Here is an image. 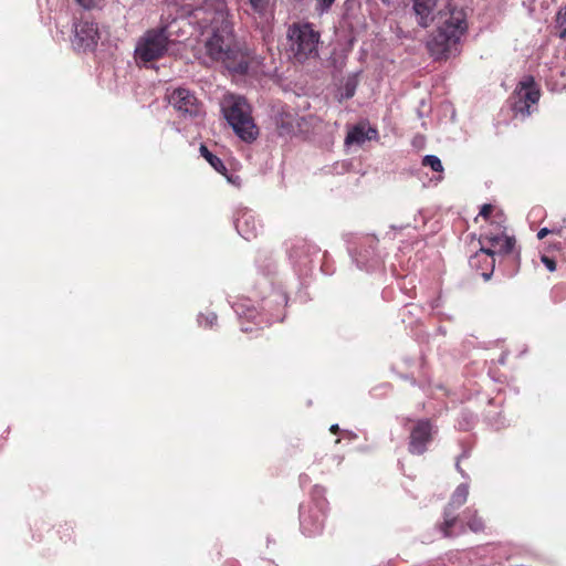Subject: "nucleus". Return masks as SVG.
I'll list each match as a JSON object with an SVG mask.
<instances>
[{"mask_svg": "<svg viewBox=\"0 0 566 566\" xmlns=\"http://www.w3.org/2000/svg\"><path fill=\"white\" fill-rule=\"evenodd\" d=\"M191 23L207 29L206 54L212 61L228 62L234 56L233 27L224 0H205L190 12Z\"/></svg>", "mask_w": 566, "mask_h": 566, "instance_id": "nucleus-1", "label": "nucleus"}, {"mask_svg": "<svg viewBox=\"0 0 566 566\" xmlns=\"http://www.w3.org/2000/svg\"><path fill=\"white\" fill-rule=\"evenodd\" d=\"M468 30L464 11L440 15L436 30L426 42L430 56L436 61L448 60L460 52V42Z\"/></svg>", "mask_w": 566, "mask_h": 566, "instance_id": "nucleus-2", "label": "nucleus"}, {"mask_svg": "<svg viewBox=\"0 0 566 566\" xmlns=\"http://www.w3.org/2000/svg\"><path fill=\"white\" fill-rule=\"evenodd\" d=\"M499 221H496L495 231H486L481 233L480 243L481 249L471 256L470 265L472 268H480V261L483 260L485 262V272L482 273V277L488 281L490 280L494 266H495V255L499 256H517V253L514 251L515 239L513 237H509L504 233V227L502 226V216H496Z\"/></svg>", "mask_w": 566, "mask_h": 566, "instance_id": "nucleus-3", "label": "nucleus"}, {"mask_svg": "<svg viewBox=\"0 0 566 566\" xmlns=\"http://www.w3.org/2000/svg\"><path fill=\"white\" fill-rule=\"evenodd\" d=\"M180 30L179 21L174 19L165 22L161 19L160 25L147 30L137 41L135 46V60L138 65L148 66L154 61L164 57L170 44L175 43L174 35Z\"/></svg>", "mask_w": 566, "mask_h": 566, "instance_id": "nucleus-4", "label": "nucleus"}, {"mask_svg": "<svg viewBox=\"0 0 566 566\" xmlns=\"http://www.w3.org/2000/svg\"><path fill=\"white\" fill-rule=\"evenodd\" d=\"M226 119L234 133L245 143H252L259 135V129L251 117V108L247 99L240 95H226L221 103Z\"/></svg>", "mask_w": 566, "mask_h": 566, "instance_id": "nucleus-5", "label": "nucleus"}, {"mask_svg": "<svg viewBox=\"0 0 566 566\" xmlns=\"http://www.w3.org/2000/svg\"><path fill=\"white\" fill-rule=\"evenodd\" d=\"M287 50L298 62H304L318 54L319 33L310 23H293L287 30Z\"/></svg>", "mask_w": 566, "mask_h": 566, "instance_id": "nucleus-6", "label": "nucleus"}, {"mask_svg": "<svg viewBox=\"0 0 566 566\" xmlns=\"http://www.w3.org/2000/svg\"><path fill=\"white\" fill-rule=\"evenodd\" d=\"M469 483H461L457 486L443 513V523L440 531L444 537H450L464 532V525L455 514L468 500Z\"/></svg>", "mask_w": 566, "mask_h": 566, "instance_id": "nucleus-7", "label": "nucleus"}, {"mask_svg": "<svg viewBox=\"0 0 566 566\" xmlns=\"http://www.w3.org/2000/svg\"><path fill=\"white\" fill-rule=\"evenodd\" d=\"M539 88L532 76H525L516 86L512 96V111L521 118L528 117L539 101Z\"/></svg>", "mask_w": 566, "mask_h": 566, "instance_id": "nucleus-8", "label": "nucleus"}, {"mask_svg": "<svg viewBox=\"0 0 566 566\" xmlns=\"http://www.w3.org/2000/svg\"><path fill=\"white\" fill-rule=\"evenodd\" d=\"M412 9L417 22L421 28H428L431 23H438L440 15L464 11L455 7L450 0H413Z\"/></svg>", "mask_w": 566, "mask_h": 566, "instance_id": "nucleus-9", "label": "nucleus"}, {"mask_svg": "<svg viewBox=\"0 0 566 566\" xmlns=\"http://www.w3.org/2000/svg\"><path fill=\"white\" fill-rule=\"evenodd\" d=\"M323 493L324 489L315 485L312 492L316 501L315 509H306L303 505L300 509L301 530L307 536H315L323 530L326 506V503L321 500Z\"/></svg>", "mask_w": 566, "mask_h": 566, "instance_id": "nucleus-10", "label": "nucleus"}, {"mask_svg": "<svg viewBox=\"0 0 566 566\" xmlns=\"http://www.w3.org/2000/svg\"><path fill=\"white\" fill-rule=\"evenodd\" d=\"M168 102L185 119H199L205 115L203 105L193 92L185 87L175 88L168 95Z\"/></svg>", "mask_w": 566, "mask_h": 566, "instance_id": "nucleus-11", "label": "nucleus"}, {"mask_svg": "<svg viewBox=\"0 0 566 566\" xmlns=\"http://www.w3.org/2000/svg\"><path fill=\"white\" fill-rule=\"evenodd\" d=\"M99 39L97 24L87 19H81L74 23L72 45L77 51L93 50Z\"/></svg>", "mask_w": 566, "mask_h": 566, "instance_id": "nucleus-12", "label": "nucleus"}, {"mask_svg": "<svg viewBox=\"0 0 566 566\" xmlns=\"http://www.w3.org/2000/svg\"><path fill=\"white\" fill-rule=\"evenodd\" d=\"M378 240L373 235L365 237L359 243L358 250L353 258L357 266L366 271H370L381 263V256L376 251Z\"/></svg>", "mask_w": 566, "mask_h": 566, "instance_id": "nucleus-13", "label": "nucleus"}, {"mask_svg": "<svg viewBox=\"0 0 566 566\" xmlns=\"http://www.w3.org/2000/svg\"><path fill=\"white\" fill-rule=\"evenodd\" d=\"M433 433L436 430L429 420L417 421L410 432L409 451L418 455L424 453Z\"/></svg>", "mask_w": 566, "mask_h": 566, "instance_id": "nucleus-14", "label": "nucleus"}, {"mask_svg": "<svg viewBox=\"0 0 566 566\" xmlns=\"http://www.w3.org/2000/svg\"><path fill=\"white\" fill-rule=\"evenodd\" d=\"M286 252L293 264L306 266L312 256L317 254L318 248L305 239L296 238L286 242Z\"/></svg>", "mask_w": 566, "mask_h": 566, "instance_id": "nucleus-15", "label": "nucleus"}, {"mask_svg": "<svg viewBox=\"0 0 566 566\" xmlns=\"http://www.w3.org/2000/svg\"><path fill=\"white\" fill-rule=\"evenodd\" d=\"M234 224L238 233L245 240L255 239L262 229L255 213L247 208L238 210Z\"/></svg>", "mask_w": 566, "mask_h": 566, "instance_id": "nucleus-16", "label": "nucleus"}, {"mask_svg": "<svg viewBox=\"0 0 566 566\" xmlns=\"http://www.w3.org/2000/svg\"><path fill=\"white\" fill-rule=\"evenodd\" d=\"M244 12L260 23L268 22L272 15L271 0H239Z\"/></svg>", "mask_w": 566, "mask_h": 566, "instance_id": "nucleus-17", "label": "nucleus"}, {"mask_svg": "<svg viewBox=\"0 0 566 566\" xmlns=\"http://www.w3.org/2000/svg\"><path fill=\"white\" fill-rule=\"evenodd\" d=\"M378 137L376 128L371 127L368 123H359L353 126L345 138V145L347 146H361L367 140H373Z\"/></svg>", "mask_w": 566, "mask_h": 566, "instance_id": "nucleus-18", "label": "nucleus"}, {"mask_svg": "<svg viewBox=\"0 0 566 566\" xmlns=\"http://www.w3.org/2000/svg\"><path fill=\"white\" fill-rule=\"evenodd\" d=\"M232 307L240 318L252 321L258 326L264 321L263 315L258 312L250 298H240Z\"/></svg>", "mask_w": 566, "mask_h": 566, "instance_id": "nucleus-19", "label": "nucleus"}, {"mask_svg": "<svg viewBox=\"0 0 566 566\" xmlns=\"http://www.w3.org/2000/svg\"><path fill=\"white\" fill-rule=\"evenodd\" d=\"M275 124L279 129V134L282 136L291 135L298 127L297 115L291 111L282 109L275 115Z\"/></svg>", "mask_w": 566, "mask_h": 566, "instance_id": "nucleus-20", "label": "nucleus"}, {"mask_svg": "<svg viewBox=\"0 0 566 566\" xmlns=\"http://www.w3.org/2000/svg\"><path fill=\"white\" fill-rule=\"evenodd\" d=\"M200 155L213 167V169L220 174H224L227 171L226 166L222 160L213 155L206 145H201L199 148Z\"/></svg>", "mask_w": 566, "mask_h": 566, "instance_id": "nucleus-21", "label": "nucleus"}, {"mask_svg": "<svg viewBox=\"0 0 566 566\" xmlns=\"http://www.w3.org/2000/svg\"><path fill=\"white\" fill-rule=\"evenodd\" d=\"M463 516L464 518L468 520V527L472 531V532H480L483 530L484 527V524H483V521L481 517L478 516L476 514V511L469 507L464 512H463Z\"/></svg>", "mask_w": 566, "mask_h": 566, "instance_id": "nucleus-22", "label": "nucleus"}, {"mask_svg": "<svg viewBox=\"0 0 566 566\" xmlns=\"http://www.w3.org/2000/svg\"><path fill=\"white\" fill-rule=\"evenodd\" d=\"M422 166L430 167L433 171L442 174L443 166L439 157L436 155H426L422 158Z\"/></svg>", "mask_w": 566, "mask_h": 566, "instance_id": "nucleus-23", "label": "nucleus"}, {"mask_svg": "<svg viewBox=\"0 0 566 566\" xmlns=\"http://www.w3.org/2000/svg\"><path fill=\"white\" fill-rule=\"evenodd\" d=\"M217 322V315L213 312H209L207 315L200 314L198 317V323L203 327H212Z\"/></svg>", "mask_w": 566, "mask_h": 566, "instance_id": "nucleus-24", "label": "nucleus"}, {"mask_svg": "<svg viewBox=\"0 0 566 566\" xmlns=\"http://www.w3.org/2000/svg\"><path fill=\"white\" fill-rule=\"evenodd\" d=\"M566 23V7L560 8L556 13V24L562 27Z\"/></svg>", "mask_w": 566, "mask_h": 566, "instance_id": "nucleus-25", "label": "nucleus"}, {"mask_svg": "<svg viewBox=\"0 0 566 566\" xmlns=\"http://www.w3.org/2000/svg\"><path fill=\"white\" fill-rule=\"evenodd\" d=\"M541 260L549 272H554L556 270V263L553 259L547 255H543Z\"/></svg>", "mask_w": 566, "mask_h": 566, "instance_id": "nucleus-26", "label": "nucleus"}, {"mask_svg": "<svg viewBox=\"0 0 566 566\" xmlns=\"http://www.w3.org/2000/svg\"><path fill=\"white\" fill-rule=\"evenodd\" d=\"M321 12L327 11L335 0H316Z\"/></svg>", "mask_w": 566, "mask_h": 566, "instance_id": "nucleus-27", "label": "nucleus"}, {"mask_svg": "<svg viewBox=\"0 0 566 566\" xmlns=\"http://www.w3.org/2000/svg\"><path fill=\"white\" fill-rule=\"evenodd\" d=\"M493 209L494 208L492 205H483L480 210L479 216L483 217L484 219H488L490 217V214L492 213Z\"/></svg>", "mask_w": 566, "mask_h": 566, "instance_id": "nucleus-28", "label": "nucleus"}, {"mask_svg": "<svg viewBox=\"0 0 566 566\" xmlns=\"http://www.w3.org/2000/svg\"><path fill=\"white\" fill-rule=\"evenodd\" d=\"M83 8L91 9L93 8L97 0H76Z\"/></svg>", "mask_w": 566, "mask_h": 566, "instance_id": "nucleus-29", "label": "nucleus"}, {"mask_svg": "<svg viewBox=\"0 0 566 566\" xmlns=\"http://www.w3.org/2000/svg\"><path fill=\"white\" fill-rule=\"evenodd\" d=\"M549 233H554V229H549V228H542L538 232H537V238L538 239H543L545 238L547 234Z\"/></svg>", "mask_w": 566, "mask_h": 566, "instance_id": "nucleus-30", "label": "nucleus"}, {"mask_svg": "<svg viewBox=\"0 0 566 566\" xmlns=\"http://www.w3.org/2000/svg\"><path fill=\"white\" fill-rule=\"evenodd\" d=\"M272 296L274 300L279 301L281 304H285L287 301L286 295H284V294L274 293Z\"/></svg>", "mask_w": 566, "mask_h": 566, "instance_id": "nucleus-31", "label": "nucleus"}, {"mask_svg": "<svg viewBox=\"0 0 566 566\" xmlns=\"http://www.w3.org/2000/svg\"><path fill=\"white\" fill-rule=\"evenodd\" d=\"M484 268H485V262L483 260H481L480 261V268H474V269L480 271L481 274H482L483 272H485Z\"/></svg>", "mask_w": 566, "mask_h": 566, "instance_id": "nucleus-32", "label": "nucleus"}, {"mask_svg": "<svg viewBox=\"0 0 566 566\" xmlns=\"http://www.w3.org/2000/svg\"><path fill=\"white\" fill-rule=\"evenodd\" d=\"M329 430H331V432L336 433V432H338L339 427H338V424H333Z\"/></svg>", "mask_w": 566, "mask_h": 566, "instance_id": "nucleus-33", "label": "nucleus"}, {"mask_svg": "<svg viewBox=\"0 0 566 566\" xmlns=\"http://www.w3.org/2000/svg\"><path fill=\"white\" fill-rule=\"evenodd\" d=\"M353 94H354V88H349V87H347V94H346V97H350V96H353Z\"/></svg>", "mask_w": 566, "mask_h": 566, "instance_id": "nucleus-34", "label": "nucleus"}, {"mask_svg": "<svg viewBox=\"0 0 566 566\" xmlns=\"http://www.w3.org/2000/svg\"><path fill=\"white\" fill-rule=\"evenodd\" d=\"M241 331L247 333V332H251V331H252V328H251V327H248V326H244V324H242V326H241Z\"/></svg>", "mask_w": 566, "mask_h": 566, "instance_id": "nucleus-35", "label": "nucleus"}, {"mask_svg": "<svg viewBox=\"0 0 566 566\" xmlns=\"http://www.w3.org/2000/svg\"><path fill=\"white\" fill-rule=\"evenodd\" d=\"M300 480H301V484L303 485L305 482H307V476L306 475H302L300 478Z\"/></svg>", "mask_w": 566, "mask_h": 566, "instance_id": "nucleus-36", "label": "nucleus"}, {"mask_svg": "<svg viewBox=\"0 0 566 566\" xmlns=\"http://www.w3.org/2000/svg\"><path fill=\"white\" fill-rule=\"evenodd\" d=\"M559 38H560V39H566V29H564V30L560 32Z\"/></svg>", "mask_w": 566, "mask_h": 566, "instance_id": "nucleus-37", "label": "nucleus"}, {"mask_svg": "<svg viewBox=\"0 0 566 566\" xmlns=\"http://www.w3.org/2000/svg\"><path fill=\"white\" fill-rule=\"evenodd\" d=\"M458 470L462 474V476L468 478V475L460 469L459 464H457Z\"/></svg>", "mask_w": 566, "mask_h": 566, "instance_id": "nucleus-38", "label": "nucleus"}, {"mask_svg": "<svg viewBox=\"0 0 566 566\" xmlns=\"http://www.w3.org/2000/svg\"><path fill=\"white\" fill-rule=\"evenodd\" d=\"M554 229V233L556 234H559L560 235V229H557V228H553Z\"/></svg>", "mask_w": 566, "mask_h": 566, "instance_id": "nucleus-39", "label": "nucleus"}, {"mask_svg": "<svg viewBox=\"0 0 566 566\" xmlns=\"http://www.w3.org/2000/svg\"><path fill=\"white\" fill-rule=\"evenodd\" d=\"M274 319H275V321H280V319H281V317H280L279 315H276Z\"/></svg>", "mask_w": 566, "mask_h": 566, "instance_id": "nucleus-40", "label": "nucleus"}]
</instances>
